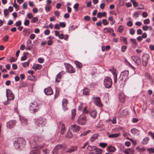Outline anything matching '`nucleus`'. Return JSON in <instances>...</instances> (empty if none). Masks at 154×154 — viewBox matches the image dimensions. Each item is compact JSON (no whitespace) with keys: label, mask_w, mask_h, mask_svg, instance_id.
<instances>
[{"label":"nucleus","mask_w":154,"mask_h":154,"mask_svg":"<svg viewBox=\"0 0 154 154\" xmlns=\"http://www.w3.org/2000/svg\"><path fill=\"white\" fill-rule=\"evenodd\" d=\"M39 106L40 105H38L36 102L31 103L29 108V109L31 111V112L34 113L37 112L38 110L39 109Z\"/></svg>","instance_id":"nucleus-5"},{"label":"nucleus","mask_w":154,"mask_h":154,"mask_svg":"<svg viewBox=\"0 0 154 154\" xmlns=\"http://www.w3.org/2000/svg\"><path fill=\"white\" fill-rule=\"evenodd\" d=\"M68 103V100L66 99H63L62 102V105L64 110H66L67 109V105Z\"/></svg>","instance_id":"nucleus-17"},{"label":"nucleus","mask_w":154,"mask_h":154,"mask_svg":"<svg viewBox=\"0 0 154 154\" xmlns=\"http://www.w3.org/2000/svg\"><path fill=\"white\" fill-rule=\"evenodd\" d=\"M95 146H92L90 145H89L87 148V150L90 151L95 150Z\"/></svg>","instance_id":"nucleus-39"},{"label":"nucleus","mask_w":154,"mask_h":154,"mask_svg":"<svg viewBox=\"0 0 154 154\" xmlns=\"http://www.w3.org/2000/svg\"><path fill=\"white\" fill-rule=\"evenodd\" d=\"M120 40L122 41L125 44H127V40L126 38L121 36L120 38Z\"/></svg>","instance_id":"nucleus-44"},{"label":"nucleus","mask_w":154,"mask_h":154,"mask_svg":"<svg viewBox=\"0 0 154 154\" xmlns=\"http://www.w3.org/2000/svg\"><path fill=\"white\" fill-rule=\"evenodd\" d=\"M29 23V21L28 20L26 19L24 21V24L25 26H28Z\"/></svg>","instance_id":"nucleus-61"},{"label":"nucleus","mask_w":154,"mask_h":154,"mask_svg":"<svg viewBox=\"0 0 154 154\" xmlns=\"http://www.w3.org/2000/svg\"><path fill=\"white\" fill-rule=\"evenodd\" d=\"M42 151L44 154H48L50 152L49 150L47 149H43Z\"/></svg>","instance_id":"nucleus-53"},{"label":"nucleus","mask_w":154,"mask_h":154,"mask_svg":"<svg viewBox=\"0 0 154 154\" xmlns=\"http://www.w3.org/2000/svg\"><path fill=\"white\" fill-rule=\"evenodd\" d=\"M108 150L110 152H114L116 150L115 147L112 146H109L107 147Z\"/></svg>","instance_id":"nucleus-28"},{"label":"nucleus","mask_w":154,"mask_h":154,"mask_svg":"<svg viewBox=\"0 0 154 154\" xmlns=\"http://www.w3.org/2000/svg\"><path fill=\"white\" fill-rule=\"evenodd\" d=\"M38 62L40 63H42L44 62V60L42 58H39L38 59Z\"/></svg>","instance_id":"nucleus-58"},{"label":"nucleus","mask_w":154,"mask_h":154,"mask_svg":"<svg viewBox=\"0 0 154 154\" xmlns=\"http://www.w3.org/2000/svg\"><path fill=\"white\" fill-rule=\"evenodd\" d=\"M148 135L150 136L154 140V134L152 132L150 131L148 133Z\"/></svg>","instance_id":"nucleus-64"},{"label":"nucleus","mask_w":154,"mask_h":154,"mask_svg":"<svg viewBox=\"0 0 154 154\" xmlns=\"http://www.w3.org/2000/svg\"><path fill=\"white\" fill-rule=\"evenodd\" d=\"M78 149V147L76 146H73L69 149L67 152L69 153H71L74 152Z\"/></svg>","instance_id":"nucleus-24"},{"label":"nucleus","mask_w":154,"mask_h":154,"mask_svg":"<svg viewBox=\"0 0 154 154\" xmlns=\"http://www.w3.org/2000/svg\"><path fill=\"white\" fill-rule=\"evenodd\" d=\"M33 139L34 141V143L31 144V141H30L32 147H33L36 150H38L44 147L45 145L44 144H40V143H43L44 141V138L42 136H34L33 137Z\"/></svg>","instance_id":"nucleus-1"},{"label":"nucleus","mask_w":154,"mask_h":154,"mask_svg":"<svg viewBox=\"0 0 154 154\" xmlns=\"http://www.w3.org/2000/svg\"><path fill=\"white\" fill-rule=\"evenodd\" d=\"M147 151L149 152V153H154V148H151L147 149Z\"/></svg>","instance_id":"nucleus-56"},{"label":"nucleus","mask_w":154,"mask_h":154,"mask_svg":"<svg viewBox=\"0 0 154 154\" xmlns=\"http://www.w3.org/2000/svg\"><path fill=\"white\" fill-rule=\"evenodd\" d=\"M32 148H33V149L30 151L29 154H39L36 152V151H37L38 150H36L33 147Z\"/></svg>","instance_id":"nucleus-54"},{"label":"nucleus","mask_w":154,"mask_h":154,"mask_svg":"<svg viewBox=\"0 0 154 154\" xmlns=\"http://www.w3.org/2000/svg\"><path fill=\"white\" fill-rule=\"evenodd\" d=\"M120 135V133H115L109 135L108 137L109 138H115L118 137Z\"/></svg>","instance_id":"nucleus-30"},{"label":"nucleus","mask_w":154,"mask_h":154,"mask_svg":"<svg viewBox=\"0 0 154 154\" xmlns=\"http://www.w3.org/2000/svg\"><path fill=\"white\" fill-rule=\"evenodd\" d=\"M42 65L39 64H34L32 68L35 70L40 69L42 68Z\"/></svg>","instance_id":"nucleus-19"},{"label":"nucleus","mask_w":154,"mask_h":154,"mask_svg":"<svg viewBox=\"0 0 154 154\" xmlns=\"http://www.w3.org/2000/svg\"><path fill=\"white\" fill-rule=\"evenodd\" d=\"M4 14L5 16H7L9 13V12L7 9H5L4 11Z\"/></svg>","instance_id":"nucleus-62"},{"label":"nucleus","mask_w":154,"mask_h":154,"mask_svg":"<svg viewBox=\"0 0 154 154\" xmlns=\"http://www.w3.org/2000/svg\"><path fill=\"white\" fill-rule=\"evenodd\" d=\"M109 70L112 72L113 75L114 82L115 83H116L117 82V76L116 72V69L112 67L109 69Z\"/></svg>","instance_id":"nucleus-11"},{"label":"nucleus","mask_w":154,"mask_h":154,"mask_svg":"<svg viewBox=\"0 0 154 154\" xmlns=\"http://www.w3.org/2000/svg\"><path fill=\"white\" fill-rule=\"evenodd\" d=\"M61 133H62V134L63 135L64 133V131L65 130V126L64 124L63 123L61 124Z\"/></svg>","instance_id":"nucleus-34"},{"label":"nucleus","mask_w":154,"mask_h":154,"mask_svg":"<svg viewBox=\"0 0 154 154\" xmlns=\"http://www.w3.org/2000/svg\"><path fill=\"white\" fill-rule=\"evenodd\" d=\"M97 113V112L95 110H93L90 112L89 114L91 117L94 119H95L96 118Z\"/></svg>","instance_id":"nucleus-23"},{"label":"nucleus","mask_w":154,"mask_h":154,"mask_svg":"<svg viewBox=\"0 0 154 154\" xmlns=\"http://www.w3.org/2000/svg\"><path fill=\"white\" fill-rule=\"evenodd\" d=\"M131 1L133 3V6L134 7H137L138 6L137 2H135L134 0H131Z\"/></svg>","instance_id":"nucleus-48"},{"label":"nucleus","mask_w":154,"mask_h":154,"mask_svg":"<svg viewBox=\"0 0 154 154\" xmlns=\"http://www.w3.org/2000/svg\"><path fill=\"white\" fill-rule=\"evenodd\" d=\"M62 145L61 144L58 145H57L55 148L54 149V151H56V150H58L62 148Z\"/></svg>","instance_id":"nucleus-45"},{"label":"nucleus","mask_w":154,"mask_h":154,"mask_svg":"<svg viewBox=\"0 0 154 154\" xmlns=\"http://www.w3.org/2000/svg\"><path fill=\"white\" fill-rule=\"evenodd\" d=\"M130 33L131 35H133L134 34L135 32V31L134 29L133 28L131 29L130 30Z\"/></svg>","instance_id":"nucleus-57"},{"label":"nucleus","mask_w":154,"mask_h":154,"mask_svg":"<svg viewBox=\"0 0 154 154\" xmlns=\"http://www.w3.org/2000/svg\"><path fill=\"white\" fill-rule=\"evenodd\" d=\"M149 58V55L147 54H144L142 56V64L143 66H147Z\"/></svg>","instance_id":"nucleus-8"},{"label":"nucleus","mask_w":154,"mask_h":154,"mask_svg":"<svg viewBox=\"0 0 154 154\" xmlns=\"http://www.w3.org/2000/svg\"><path fill=\"white\" fill-rule=\"evenodd\" d=\"M149 138L148 137H145L142 141L141 143L144 144H146L149 140Z\"/></svg>","instance_id":"nucleus-36"},{"label":"nucleus","mask_w":154,"mask_h":154,"mask_svg":"<svg viewBox=\"0 0 154 154\" xmlns=\"http://www.w3.org/2000/svg\"><path fill=\"white\" fill-rule=\"evenodd\" d=\"M149 23L150 20L148 18L146 19L143 20V23L145 24H148Z\"/></svg>","instance_id":"nucleus-50"},{"label":"nucleus","mask_w":154,"mask_h":154,"mask_svg":"<svg viewBox=\"0 0 154 154\" xmlns=\"http://www.w3.org/2000/svg\"><path fill=\"white\" fill-rule=\"evenodd\" d=\"M116 118L115 116L111 120L112 124H115L116 123Z\"/></svg>","instance_id":"nucleus-59"},{"label":"nucleus","mask_w":154,"mask_h":154,"mask_svg":"<svg viewBox=\"0 0 154 154\" xmlns=\"http://www.w3.org/2000/svg\"><path fill=\"white\" fill-rule=\"evenodd\" d=\"M106 15V14L105 12H103L102 13L99 12L97 15V16L98 18H101L102 17H105Z\"/></svg>","instance_id":"nucleus-26"},{"label":"nucleus","mask_w":154,"mask_h":154,"mask_svg":"<svg viewBox=\"0 0 154 154\" xmlns=\"http://www.w3.org/2000/svg\"><path fill=\"white\" fill-rule=\"evenodd\" d=\"M29 61L26 62L22 63V65L24 67H26L29 65Z\"/></svg>","instance_id":"nucleus-52"},{"label":"nucleus","mask_w":154,"mask_h":154,"mask_svg":"<svg viewBox=\"0 0 154 154\" xmlns=\"http://www.w3.org/2000/svg\"><path fill=\"white\" fill-rule=\"evenodd\" d=\"M86 121V117L84 116H81L78 119L77 123L79 125H83L85 124Z\"/></svg>","instance_id":"nucleus-9"},{"label":"nucleus","mask_w":154,"mask_h":154,"mask_svg":"<svg viewBox=\"0 0 154 154\" xmlns=\"http://www.w3.org/2000/svg\"><path fill=\"white\" fill-rule=\"evenodd\" d=\"M112 82V79L110 77H107L104 79V85L106 88H109L111 87Z\"/></svg>","instance_id":"nucleus-7"},{"label":"nucleus","mask_w":154,"mask_h":154,"mask_svg":"<svg viewBox=\"0 0 154 154\" xmlns=\"http://www.w3.org/2000/svg\"><path fill=\"white\" fill-rule=\"evenodd\" d=\"M129 72L128 70H125L122 72L120 75L119 79L120 80L119 82L124 86L125 82L128 78Z\"/></svg>","instance_id":"nucleus-3"},{"label":"nucleus","mask_w":154,"mask_h":154,"mask_svg":"<svg viewBox=\"0 0 154 154\" xmlns=\"http://www.w3.org/2000/svg\"><path fill=\"white\" fill-rule=\"evenodd\" d=\"M38 20V18L37 17H33L31 20V22L32 23L36 22Z\"/></svg>","instance_id":"nucleus-49"},{"label":"nucleus","mask_w":154,"mask_h":154,"mask_svg":"<svg viewBox=\"0 0 154 154\" xmlns=\"http://www.w3.org/2000/svg\"><path fill=\"white\" fill-rule=\"evenodd\" d=\"M44 92L47 95H50L53 94V91L51 87H48L44 89Z\"/></svg>","instance_id":"nucleus-16"},{"label":"nucleus","mask_w":154,"mask_h":154,"mask_svg":"<svg viewBox=\"0 0 154 154\" xmlns=\"http://www.w3.org/2000/svg\"><path fill=\"white\" fill-rule=\"evenodd\" d=\"M119 98L121 102H124L125 101V97L123 94H121L119 95Z\"/></svg>","instance_id":"nucleus-25"},{"label":"nucleus","mask_w":154,"mask_h":154,"mask_svg":"<svg viewBox=\"0 0 154 154\" xmlns=\"http://www.w3.org/2000/svg\"><path fill=\"white\" fill-rule=\"evenodd\" d=\"M140 14V12H137L136 11L133 14V17L134 18H137L139 16V14Z\"/></svg>","instance_id":"nucleus-46"},{"label":"nucleus","mask_w":154,"mask_h":154,"mask_svg":"<svg viewBox=\"0 0 154 154\" xmlns=\"http://www.w3.org/2000/svg\"><path fill=\"white\" fill-rule=\"evenodd\" d=\"M6 95L7 100L3 102V103L5 105H7L10 103L9 101L13 100L14 99V95L11 91L8 89H7L6 90Z\"/></svg>","instance_id":"nucleus-4"},{"label":"nucleus","mask_w":154,"mask_h":154,"mask_svg":"<svg viewBox=\"0 0 154 154\" xmlns=\"http://www.w3.org/2000/svg\"><path fill=\"white\" fill-rule=\"evenodd\" d=\"M98 137V135L97 134L93 135L90 138V140L91 142H93Z\"/></svg>","instance_id":"nucleus-35"},{"label":"nucleus","mask_w":154,"mask_h":154,"mask_svg":"<svg viewBox=\"0 0 154 154\" xmlns=\"http://www.w3.org/2000/svg\"><path fill=\"white\" fill-rule=\"evenodd\" d=\"M68 72L71 73H73L75 72V69L71 65L69 64L67 67Z\"/></svg>","instance_id":"nucleus-22"},{"label":"nucleus","mask_w":154,"mask_h":154,"mask_svg":"<svg viewBox=\"0 0 154 154\" xmlns=\"http://www.w3.org/2000/svg\"><path fill=\"white\" fill-rule=\"evenodd\" d=\"M130 41L132 43V46L133 47H135L137 46V44L136 42V40L135 39L131 38L130 39Z\"/></svg>","instance_id":"nucleus-33"},{"label":"nucleus","mask_w":154,"mask_h":154,"mask_svg":"<svg viewBox=\"0 0 154 154\" xmlns=\"http://www.w3.org/2000/svg\"><path fill=\"white\" fill-rule=\"evenodd\" d=\"M144 76L146 79H148L150 81H152V77L149 74L147 73H146L145 74Z\"/></svg>","instance_id":"nucleus-31"},{"label":"nucleus","mask_w":154,"mask_h":154,"mask_svg":"<svg viewBox=\"0 0 154 154\" xmlns=\"http://www.w3.org/2000/svg\"><path fill=\"white\" fill-rule=\"evenodd\" d=\"M46 120L45 118H40L37 120L36 124L38 127L42 128L46 124Z\"/></svg>","instance_id":"nucleus-6"},{"label":"nucleus","mask_w":154,"mask_h":154,"mask_svg":"<svg viewBox=\"0 0 154 154\" xmlns=\"http://www.w3.org/2000/svg\"><path fill=\"white\" fill-rule=\"evenodd\" d=\"M64 73V72H61L59 73L57 75L56 79H55V81L56 82H60V80L61 79L62 77V73L63 74Z\"/></svg>","instance_id":"nucleus-21"},{"label":"nucleus","mask_w":154,"mask_h":154,"mask_svg":"<svg viewBox=\"0 0 154 154\" xmlns=\"http://www.w3.org/2000/svg\"><path fill=\"white\" fill-rule=\"evenodd\" d=\"M131 132L133 134H138L139 132V131L138 130L134 128L131 130Z\"/></svg>","instance_id":"nucleus-32"},{"label":"nucleus","mask_w":154,"mask_h":154,"mask_svg":"<svg viewBox=\"0 0 154 154\" xmlns=\"http://www.w3.org/2000/svg\"><path fill=\"white\" fill-rule=\"evenodd\" d=\"M123 152L126 154H133L134 152V150L132 148H129L124 149Z\"/></svg>","instance_id":"nucleus-18"},{"label":"nucleus","mask_w":154,"mask_h":154,"mask_svg":"<svg viewBox=\"0 0 154 154\" xmlns=\"http://www.w3.org/2000/svg\"><path fill=\"white\" fill-rule=\"evenodd\" d=\"M27 16L29 19H31L33 17V15L32 13H28L27 14Z\"/></svg>","instance_id":"nucleus-63"},{"label":"nucleus","mask_w":154,"mask_h":154,"mask_svg":"<svg viewBox=\"0 0 154 154\" xmlns=\"http://www.w3.org/2000/svg\"><path fill=\"white\" fill-rule=\"evenodd\" d=\"M136 149L137 151L140 152H142L146 150L144 147H140L139 146H137L136 148Z\"/></svg>","instance_id":"nucleus-29"},{"label":"nucleus","mask_w":154,"mask_h":154,"mask_svg":"<svg viewBox=\"0 0 154 154\" xmlns=\"http://www.w3.org/2000/svg\"><path fill=\"white\" fill-rule=\"evenodd\" d=\"M14 144L15 148L22 149L24 147L25 144V141L22 138H16L14 140Z\"/></svg>","instance_id":"nucleus-2"},{"label":"nucleus","mask_w":154,"mask_h":154,"mask_svg":"<svg viewBox=\"0 0 154 154\" xmlns=\"http://www.w3.org/2000/svg\"><path fill=\"white\" fill-rule=\"evenodd\" d=\"M75 63L76 66L79 68H81L82 66V64L78 61H75Z\"/></svg>","instance_id":"nucleus-38"},{"label":"nucleus","mask_w":154,"mask_h":154,"mask_svg":"<svg viewBox=\"0 0 154 154\" xmlns=\"http://www.w3.org/2000/svg\"><path fill=\"white\" fill-rule=\"evenodd\" d=\"M114 32L113 29L109 27H106L103 29V32L105 33H107L109 32L111 33Z\"/></svg>","instance_id":"nucleus-20"},{"label":"nucleus","mask_w":154,"mask_h":154,"mask_svg":"<svg viewBox=\"0 0 154 154\" xmlns=\"http://www.w3.org/2000/svg\"><path fill=\"white\" fill-rule=\"evenodd\" d=\"M19 117L21 124L23 125H26L27 123L26 119L22 116H19Z\"/></svg>","instance_id":"nucleus-15"},{"label":"nucleus","mask_w":154,"mask_h":154,"mask_svg":"<svg viewBox=\"0 0 154 154\" xmlns=\"http://www.w3.org/2000/svg\"><path fill=\"white\" fill-rule=\"evenodd\" d=\"M16 123V121L14 120L10 121L7 123V127L8 128L10 129L14 127Z\"/></svg>","instance_id":"nucleus-10"},{"label":"nucleus","mask_w":154,"mask_h":154,"mask_svg":"<svg viewBox=\"0 0 154 154\" xmlns=\"http://www.w3.org/2000/svg\"><path fill=\"white\" fill-rule=\"evenodd\" d=\"M127 47L125 45H122L121 47V51L122 52H124L125 51Z\"/></svg>","instance_id":"nucleus-55"},{"label":"nucleus","mask_w":154,"mask_h":154,"mask_svg":"<svg viewBox=\"0 0 154 154\" xmlns=\"http://www.w3.org/2000/svg\"><path fill=\"white\" fill-rule=\"evenodd\" d=\"M51 6L49 5H46L45 7V9L47 12H49L50 10Z\"/></svg>","instance_id":"nucleus-47"},{"label":"nucleus","mask_w":154,"mask_h":154,"mask_svg":"<svg viewBox=\"0 0 154 154\" xmlns=\"http://www.w3.org/2000/svg\"><path fill=\"white\" fill-rule=\"evenodd\" d=\"M90 132V131H89V130H88L86 131H85V132H83V133H82L81 134V136H85L88 133H89Z\"/></svg>","instance_id":"nucleus-60"},{"label":"nucleus","mask_w":154,"mask_h":154,"mask_svg":"<svg viewBox=\"0 0 154 154\" xmlns=\"http://www.w3.org/2000/svg\"><path fill=\"white\" fill-rule=\"evenodd\" d=\"M65 137L69 138H71L72 137L73 135L71 132L69 130L67 132L66 134Z\"/></svg>","instance_id":"nucleus-27"},{"label":"nucleus","mask_w":154,"mask_h":154,"mask_svg":"<svg viewBox=\"0 0 154 154\" xmlns=\"http://www.w3.org/2000/svg\"><path fill=\"white\" fill-rule=\"evenodd\" d=\"M71 128L72 131L75 132H78L80 129V127L75 124L72 125Z\"/></svg>","instance_id":"nucleus-14"},{"label":"nucleus","mask_w":154,"mask_h":154,"mask_svg":"<svg viewBox=\"0 0 154 154\" xmlns=\"http://www.w3.org/2000/svg\"><path fill=\"white\" fill-rule=\"evenodd\" d=\"M124 29V27L123 26H120L118 29V31L120 33H122L123 32Z\"/></svg>","instance_id":"nucleus-41"},{"label":"nucleus","mask_w":154,"mask_h":154,"mask_svg":"<svg viewBox=\"0 0 154 154\" xmlns=\"http://www.w3.org/2000/svg\"><path fill=\"white\" fill-rule=\"evenodd\" d=\"M76 110L75 109H73L72 110V117L71 118L72 119L74 118L76 115Z\"/></svg>","instance_id":"nucleus-42"},{"label":"nucleus","mask_w":154,"mask_h":154,"mask_svg":"<svg viewBox=\"0 0 154 154\" xmlns=\"http://www.w3.org/2000/svg\"><path fill=\"white\" fill-rule=\"evenodd\" d=\"M83 93L85 95H88L89 93V91L88 88H85L83 90Z\"/></svg>","instance_id":"nucleus-37"},{"label":"nucleus","mask_w":154,"mask_h":154,"mask_svg":"<svg viewBox=\"0 0 154 154\" xmlns=\"http://www.w3.org/2000/svg\"><path fill=\"white\" fill-rule=\"evenodd\" d=\"M128 114V111L126 110H124L121 112V115L122 116H126Z\"/></svg>","instance_id":"nucleus-43"},{"label":"nucleus","mask_w":154,"mask_h":154,"mask_svg":"<svg viewBox=\"0 0 154 154\" xmlns=\"http://www.w3.org/2000/svg\"><path fill=\"white\" fill-rule=\"evenodd\" d=\"M13 6L14 7L16 11H18L19 9V6L16 3V1H15L13 5Z\"/></svg>","instance_id":"nucleus-40"},{"label":"nucleus","mask_w":154,"mask_h":154,"mask_svg":"<svg viewBox=\"0 0 154 154\" xmlns=\"http://www.w3.org/2000/svg\"><path fill=\"white\" fill-rule=\"evenodd\" d=\"M99 146L103 148H105L107 146V144L105 143H100Z\"/></svg>","instance_id":"nucleus-51"},{"label":"nucleus","mask_w":154,"mask_h":154,"mask_svg":"<svg viewBox=\"0 0 154 154\" xmlns=\"http://www.w3.org/2000/svg\"><path fill=\"white\" fill-rule=\"evenodd\" d=\"M131 59L133 60L138 65H140L141 63V61L140 59L137 56H132Z\"/></svg>","instance_id":"nucleus-13"},{"label":"nucleus","mask_w":154,"mask_h":154,"mask_svg":"<svg viewBox=\"0 0 154 154\" xmlns=\"http://www.w3.org/2000/svg\"><path fill=\"white\" fill-rule=\"evenodd\" d=\"M94 103L97 106H101L102 105L100 100V98L99 97H94L92 98Z\"/></svg>","instance_id":"nucleus-12"}]
</instances>
